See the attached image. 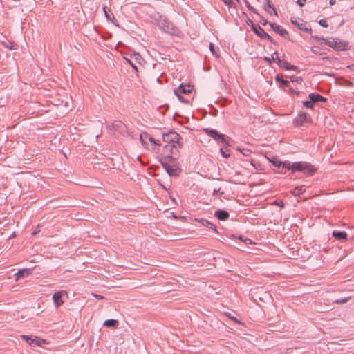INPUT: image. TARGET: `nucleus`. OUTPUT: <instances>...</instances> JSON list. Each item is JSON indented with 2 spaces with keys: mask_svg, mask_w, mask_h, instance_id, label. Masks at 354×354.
Listing matches in <instances>:
<instances>
[{
  "mask_svg": "<svg viewBox=\"0 0 354 354\" xmlns=\"http://www.w3.org/2000/svg\"><path fill=\"white\" fill-rule=\"evenodd\" d=\"M178 151V147L176 144H165L163 146L162 156L164 162L162 165L169 175H172L174 170L169 163L173 162L175 160V156H177Z\"/></svg>",
  "mask_w": 354,
  "mask_h": 354,
  "instance_id": "obj_1",
  "label": "nucleus"
},
{
  "mask_svg": "<svg viewBox=\"0 0 354 354\" xmlns=\"http://www.w3.org/2000/svg\"><path fill=\"white\" fill-rule=\"evenodd\" d=\"M156 24L158 27L164 32L171 35H176L178 30L171 24L165 17L160 16L156 19Z\"/></svg>",
  "mask_w": 354,
  "mask_h": 354,
  "instance_id": "obj_2",
  "label": "nucleus"
},
{
  "mask_svg": "<svg viewBox=\"0 0 354 354\" xmlns=\"http://www.w3.org/2000/svg\"><path fill=\"white\" fill-rule=\"evenodd\" d=\"M319 40H322L325 44L337 50H346L348 43L338 39V38H319Z\"/></svg>",
  "mask_w": 354,
  "mask_h": 354,
  "instance_id": "obj_3",
  "label": "nucleus"
},
{
  "mask_svg": "<svg viewBox=\"0 0 354 354\" xmlns=\"http://www.w3.org/2000/svg\"><path fill=\"white\" fill-rule=\"evenodd\" d=\"M207 135L212 138L214 140L221 142L223 145L229 146L230 139L223 133H220L218 131L214 129L205 128L203 129Z\"/></svg>",
  "mask_w": 354,
  "mask_h": 354,
  "instance_id": "obj_4",
  "label": "nucleus"
},
{
  "mask_svg": "<svg viewBox=\"0 0 354 354\" xmlns=\"http://www.w3.org/2000/svg\"><path fill=\"white\" fill-rule=\"evenodd\" d=\"M293 172L301 171L308 175H313L316 169L310 163L304 161L295 162L292 163Z\"/></svg>",
  "mask_w": 354,
  "mask_h": 354,
  "instance_id": "obj_5",
  "label": "nucleus"
},
{
  "mask_svg": "<svg viewBox=\"0 0 354 354\" xmlns=\"http://www.w3.org/2000/svg\"><path fill=\"white\" fill-rule=\"evenodd\" d=\"M21 338L26 340L30 346H41L46 341L37 336L21 335Z\"/></svg>",
  "mask_w": 354,
  "mask_h": 354,
  "instance_id": "obj_6",
  "label": "nucleus"
},
{
  "mask_svg": "<svg viewBox=\"0 0 354 354\" xmlns=\"http://www.w3.org/2000/svg\"><path fill=\"white\" fill-rule=\"evenodd\" d=\"M180 139V136L175 131H170L167 133H163L162 141L165 144H176L178 145Z\"/></svg>",
  "mask_w": 354,
  "mask_h": 354,
  "instance_id": "obj_7",
  "label": "nucleus"
},
{
  "mask_svg": "<svg viewBox=\"0 0 354 354\" xmlns=\"http://www.w3.org/2000/svg\"><path fill=\"white\" fill-rule=\"evenodd\" d=\"M68 297V293L65 290L58 291L53 294V301L55 308H58L62 306L64 301V298Z\"/></svg>",
  "mask_w": 354,
  "mask_h": 354,
  "instance_id": "obj_8",
  "label": "nucleus"
},
{
  "mask_svg": "<svg viewBox=\"0 0 354 354\" xmlns=\"http://www.w3.org/2000/svg\"><path fill=\"white\" fill-rule=\"evenodd\" d=\"M127 61L129 63V64L133 67V68L137 71L138 68L136 64H138L141 65L143 59L138 53H133L130 55L129 59H127Z\"/></svg>",
  "mask_w": 354,
  "mask_h": 354,
  "instance_id": "obj_9",
  "label": "nucleus"
},
{
  "mask_svg": "<svg viewBox=\"0 0 354 354\" xmlns=\"http://www.w3.org/2000/svg\"><path fill=\"white\" fill-rule=\"evenodd\" d=\"M140 141L142 142V145L147 147V140H148L151 144H153L155 147L156 146H160L161 145L160 141L158 140H156L153 138L151 137L148 133H142L140 136Z\"/></svg>",
  "mask_w": 354,
  "mask_h": 354,
  "instance_id": "obj_10",
  "label": "nucleus"
},
{
  "mask_svg": "<svg viewBox=\"0 0 354 354\" xmlns=\"http://www.w3.org/2000/svg\"><path fill=\"white\" fill-rule=\"evenodd\" d=\"M292 24L296 25L299 29L304 30L309 34H311L313 30L310 26H308L306 22H304L302 19H291Z\"/></svg>",
  "mask_w": 354,
  "mask_h": 354,
  "instance_id": "obj_11",
  "label": "nucleus"
},
{
  "mask_svg": "<svg viewBox=\"0 0 354 354\" xmlns=\"http://www.w3.org/2000/svg\"><path fill=\"white\" fill-rule=\"evenodd\" d=\"M274 56H276V59H277V64L280 67L283 68H285L286 70H292V71H295L297 68V66H295L294 65L290 64L288 62L284 61V60H281L278 57V55H277V52H275V53H274L272 54V59H275Z\"/></svg>",
  "mask_w": 354,
  "mask_h": 354,
  "instance_id": "obj_12",
  "label": "nucleus"
},
{
  "mask_svg": "<svg viewBox=\"0 0 354 354\" xmlns=\"http://www.w3.org/2000/svg\"><path fill=\"white\" fill-rule=\"evenodd\" d=\"M252 28L261 39H268L270 41H272L271 37L261 26L252 25Z\"/></svg>",
  "mask_w": 354,
  "mask_h": 354,
  "instance_id": "obj_13",
  "label": "nucleus"
},
{
  "mask_svg": "<svg viewBox=\"0 0 354 354\" xmlns=\"http://www.w3.org/2000/svg\"><path fill=\"white\" fill-rule=\"evenodd\" d=\"M192 91V86L189 84H181L179 87L174 90L176 95L179 94H189Z\"/></svg>",
  "mask_w": 354,
  "mask_h": 354,
  "instance_id": "obj_14",
  "label": "nucleus"
},
{
  "mask_svg": "<svg viewBox=\"0 0 354 354\" xmlns=\"http://www.w3.org/2000/svg\"><path fill=\"white\" fill-rule=\"evenodd\" d=\"M270 26H271L272 30L277 32L280 36L283 37H286L288 36V31L286 29L283 28L279 25L275 23H270Z\"/></svg>",
  "mask_w": 354,
  "mask_h": 354,
  "instance_id": "obj_15",
  "label": "nucleus"
},
{
  "mask_svg": "<svg viewBox=\"0 0 354 354\" xmlns=\"http://www.w3.org/2000/svg\"><path fill=\"white\" fill-rule=\"evenodd\" d=\"M307 120V113L304 112H300L297 116L295 118V124L297 126H301L304 122Z\"/></svg>",
  "mask_w": 354,
  "mask_h": 354,
  "instance_id": "obj_16",
  "label": "nucleus"
},
{
  "mask_svg": "<svg viewBox=\"0 0 354 354\" xmlns=\"http://www.w3.org/2000/svg\"><path fill=\"white\" fill-rule=\"evenodd\" d=\"M215 216L221 221H225L229 218V213L227 211L218 209L215 212Z\"/></svg>",
  "mask_w": 354,
  "mask_h": 354,
  "instance_id": "obj_17",
  "label": "nucleus"
},
{
  "mask_svg": "<svg viewBox=\"0 0 354 354\" xmlns=\"http://www.w3.org/2000/svg\"><path fill=\"white\" fill-rule=\"evenodd\" d=\"M333 236L339 240L346 241L347 239V234L344 231H335L334 230L332 233Z\"/></svg>",
  "mask_w": 354,
  "mask_h": 354,
  "instance_id": "obj_18",
  "label": "nucleus"
},
{
  "mask_svg": "<svg viewBox=\"0 0 354 354\" xmlns=\"http://www.w3.org/2000/svg\"><path fill=\"white\" fill-rule=\"evenodd\" d=\"M308 97H309L310 100L313 102V104L315 102L326 101V98H324L321 95L317 94V93H310Z\"/></svg>",
  "mask_w": 354,
  "mask_h": 354,
  "instance_id": "obj_19",
  "label": "nucleus"
},
{
  "mask_svg": "<svg viewBox=\"0 0 354 354\" xmlns=\"http://www.w3.org/2000/svg\"><path fill=\"white\" fill-rule=\"evenodd\" d=\"M31 274V269H26V268H24V269H21V270H19L16 274H15V276H16V280H18L19 278L25 276V275H28V274Z\"/></svg>",
  "mask_w": 354,
  "mask_h": 354,
  "instance_id": "obj_20",
  "label": "nucleus"
},
{
  "mask_svg": "<svg viewBox=\"0 0 354 354\" xmlns=\"http://www.w3.org/2000/svg\"><path fill=\"white\" fill-rule=\"evenodd\" d=\"M306 188L305 185L298 186L292 191V194L294 196H299L306 191Z\"/></svg>",
  "mask_w": 354,
  "mask_h": 354,
  "instance_id": "obj_21",
  "label": "nucleus"
},
{
  "mask_svg": "<svg viewBox=\"0 0 354 354\" xmlns=\"http://www.w3.org/2000/svg\"><path fill=\"white\" fill-rule=\"evenodd\" d=\"M102 9H103L105 17L106 18L107 20L112 21L113 19H115L113 15L109 9V10L107 9L106 6H103Z\"/></svg>",
  "mask_w": 354,
  "mask_h": 354,
  "instance_id": "obj_22",
  "label": "nucleus"
},
{
  "mask_svg": "<svg viewBox=\"0 0 354 354\" xmlns=\"http://www.w3.org/2000/svg\"><path fill=\"white\" fill-rule=\"evenodd\" d=\"M201 222L203 226L207 227L209 229H212L214 230H216V225L212 223L210 221H209L206 219H201Z\"/></svg>",
  "mask_w": 354,
  "mask_h": 354,
  "instance_id": "obj_23",
  "label": "nucleus"
},
{
  "mask_svg": "<svg viewBox=\"0 0 354 354\" xmlns=\"http://www.w3.org/2000/svg\"><path fill=\"white\" fill-rule=\"evenodd\" d=\"M228 146L224 145L223 147L220 149V152L223 158H229L230 156V150L227 147Z\"/></svg>",
  "mask_w": 354,
  "mask_h": 354,
  "instance_id": "obj_24",
  "label": "nucleus"
},
{
  "mask_svg": "<svg viewBox=\"0 0 354 354\" xmlns=\"http://www.w3.org/2000/svg\"><path fill=\"white\" fill-rule=\"evenodd\" d=\"M118 324V320L116 319H107L104 322V326L106 327H115Z\"/></svg>",
  "mask_w": 354,
  "mask_h": 354,
  "instance_id": "obj_25",
  "label": "nucleus"
},
{
  "mask_svg": "<svg viewBox=\"0 0 354 354\" xmlns=\"http://www.w3.org/2000/svg\"><path fill=\"white\" fill-rule=\"evenodd\" d=\"M275 80L278 82L282 83L284 86L287 87L289 86V82L288 80H284L281 75L277 74L275 76Z\"/></svg>",
  "mask_w": 354,
  "mask_h": 354,
  "instance_id": "obj_26",
  "label": "nucleus"
},
{
  "mask_svg": "<svg viewBox=\"0 0 354 354\" xmlns=\"http://www.w3.org/2000/svg\"><path fill=\"white\" fill-rule=\"evenodd\" d=\"M282 168L287 170H291L293 172L292 163L290 161L282 162Z\"/></svg>",
  "mask_w": 354,
  "mask_h": 354,
  "instance_id": "obj_27",
  "label": "nucleus"
},
{
  "mask_svg": "<svg viewBox=\"0 0 354 354\" xmlns=\"http://www.w3.org/2000/svg\"><path fill=\"white\" fill-rule=\"evenodd\" d=\"M267 6L268 8H270L272 10V11H273L274 14L275 15H277V12L276 10V8H274V6L271 3V2L270 1V0H267Z\"/></svg>",
  "mask_w": 354,
  "mask_h": 354,
  "instance_id": "obj_28",
  "label": "nucleus"
},
{
  "mask_svg": "<svg viewBox=\"0 0 354 354\" xmlns=\"http://www.w3.org/2000/svg\"><path fill=\"white\" fill-rule=\"evenodd\" d=\"M304 105L306 108L307 109H313V106H314V104L313 103V102L310 100L308 101H306L304 102Z\"/></svg>",
  "mask_w": 354,
  "mask_h": 354,
  "instance_id": "obj_29",
  "label": "nucleus"
},
{
  "mask_svg": "<svg viewBox=\"0 0 354 354\" xmlns=\"http://www.w3.org/2000/svg\"><path fill=\"white\" fill-rule=\"evenodd\" d=\"M350 297H344L343 299H337L335 303L336 304H344V303H346L348 301V300L350 299Z\"/></svg>",
  "mask_w": 354,
  "mask_h": 354,
  "instance_id": "obj_30",
  "label": "nucleus"
},
{
  "mask_svg": "<svg viewBox=\"0 0 354 354\" xmlns=\"http://www.w3.org/2000/svg\"><path fill=\"white\" fill-rule=\"evenodd\" d=\"M225 4H226L228 7L232 8L234 6V3L232 0H222Z\"/></svg>",
  "mask_w": 354,
  "mask_h": 354,
  "instance_id": "obj_31",
  "label": "nucleus"
},
{
  "mask_svg": "<svg viewBox=\"0 0 354 354\" xmlns=\"http://www.w3.org/2000/svg\"><path fill=\"white\" fill-rule=\"evenodd\" d=\"M178 99L183 103H185V104H187L189 103V100L187 99H185L184 98L183 96H182V94H179L178 95H176Z\"/></svg>",
  "mask_w": 354,
  "mask_h": 354,
  "instance_id": "obj_32",
  "label": "nucleus"
},
{
  "mask_svg": "<svg viewBox=\"0 0 354 354\" xmlns=\"http://www.w3.org/2000/svg\"><path fill=\"white\" fill-rule=\"evenodd\" d=\"M246 6L251 12L255 14H258L257 10L253 6H252L248 1L246 2Z\"/></svg>",
  "mask_w": 354,
  "mask_h": 354,
  "instance_id": "obj_33",
  "label": "nucleus"
},
{
  "mask_svg": "<svg viewBox=\"0 0 354 354\" xmlns=\"http://www.w3.org/2000/svg\"><path fill=\"white\" fill-rule=\"evenodd\" d=\"M209 50L214 55H216V57H218V55H216V53L215 51V46L213 43L209 44Z\"/></svg>",
  "mask_w": 354,
  "mask_h": 354,
  "instance_id": "obj_34",
  "label": "nucleus"
},
{
  "mask_svg": "<svg viewBox=\"0 0 354 354\" xmlns=\"http://www.w3.org/2000/svg\"><path fill=\"white\" fill-rule=\"evenodd\" d=\"M274 57H275V59H272V55L271 57H265L264 59L266 61H267L269 64H271L272 62H277V59H276V56H274Z\"/></svg>",
  "mask_w": 354,
  "mask_h": 354,
  "instance_id": "obj_35",
  "label": "nucleus"
},
{
  "mask_svg": "<svg viewBox=\"0 0 354 354\" xmlns=\"http://www.w3.org/2000/svg\"><path fill=\"white\" fill-rule=\"evenodd\" d=\"M220 191H221V188L220 187L214 188V190H213V195H216L218 194H219L220 195L223 194V192H220Z\"/></svg>",
  "mask_w": 354,
  "mask_h": 354,
  "instance_id": "obj_36",
  "label": "nucleus"
},
{
  "mask_svg": "<svg viewBox=\"0 0 354 354\" xmlns=\"http://www.w3.org/2000/svg\"><path fill=\"white\" fill-rule=\"evenodd\" d=\"M319 24L322 27H328V24L327 21L326 20H324V19L319 20Z\"/></svg>",
  "mask_w": 354,
  "mask_h": 354,
  "instance_id": "obj_37",
  "label": "nucleus"
},
{
  "mask_svg": "<svg viewBox=\"0 0 354 354\" xmlns=\"http://www.w3.org/2000/svg\"><path fill=\"white\" fill-rule=\"evenodd\" d=\"M311 51L315 54V55H321L322 53L321 52H319L315 47H312L311 48Z\"/></svg>",
  "mask_w": 354,
  "mask_h": 354,
  "instance_id": "obj_38",
  "label": "nucleus"
},
{
  "mask_svg": "<svg viewBox=\"0 0 354 354\" xmlns=\"http://www.w3.org/2000/svg\"><path fill=\"white\" fill-rule=\"evenodd\" d=\"M91 295H92L94 297L97 298V299H103L104 298V296L100 295H97V294H96V293H95V292H91Z\"/></svg>",
  "mask_w": 354,
  "mask_h": 354,
  "instance_id": "obj_39",
  "label": "nucleus"
},
{
  "mask_svg": "<svg viewBox=\"0 0 354 354\" xmlns=\"http://www.w3.org/2000/svg\"><path fill=\"white\" fill-rule=\"evenodd\" d=\"M306 0H297V3L300 6L303 7L306 3Z\"/></svg>",
  "mask_w": 354,
  "mask_h": 354,
  "instance_id": "obj_40",
  "label": "nucleus"
},
{
  "mask_svg": "<svg viewBox=\"0 0 354 354\" xmlns=\"http://www.w3.org/2000/svg\"><path fill=\"white\" fill-rule=\"evenodd\" d=\"M291 81L292 82H294V81H296V82H299L300 83L302 81V79L300 78V77H292L291 78Z\"/></svg>",
  "mask_w": 354,
  "mask_h": 354,
  "instance_id": "obj_41",
  "label": "nucleus"
},
{
  "mask_svg": "<svg viewBox=\"0 0 354 354\" xmlns=\"http://www.w3.org/2000/svg\"><path fill=\"white\" fill-rule=\"evenodd\" d=\"M274 165L276 167H282V162L281 161H274L273 162Z\"/></svg>",
  "mask_w": 354,
  "mask_h": 354,
  "instance_id": "obj_42",
  "label": "nucleus"
},
{
  "mask_svg": "<svg viewBox=\"0 0 354 354\" xmlns=\"http://www.w3.org/2000/svg\"><path fill=\"white\" fill-rule=\"evenodd\" d=\"M3 44H4V46H5L6 48H9V49H10V50L13 49L12 46H9L8 44H4V43H3Z\"/></svg>",
  "mask_w": 354,
  "mask_h": 354,
  "instance_id": "obj_43",
  "label": "nucleus"
},
{
  "mask_svg": "<svg viewBox=\"0 0 354 354\" xmlns=\"http://www.w3.org/2000/svg\"><path fill=\"white\" fill-rule=\"evenodd\" d=\"M335 3H336V1H335V0H330V1H329V3H330V5H331V6H333V5L335 4Z\"/></svg>",
  "mask_w": 354,
  "mask_h": 354,
  "instance_id": "obj_44",
  "label": "nucleus"
},
{
  "mask_svg": "<svg viewBox=\"0 0 354 354\" xmlns=\"http://www.w3.org/2000/svg\"><path fill=\"white\" fill-rule=\"evenodd\" d=\"M37 232H38V231H37V230H35V231H34V232H32V234H36L37 233Z\"/></svg>",
  "mask_w": 354,
  "mask_h": 354,
  "instance_id": "obj_45",
  "label": "nucleus"
},
{
  "mask_svg": "<svg viewBox=\"0 0 354 354\" xmlns=\"http://www.w3.org/2000/svg\"><path fill=\"white\" fill-rule=\"evenodd\" d=\"M266 12H269V10H268V9L266 7Z\"/></svg>",
  "mask_w": 354,
  "mask_h": 354,
  "instance_id": "obj_46",
  "label": "nucleus"
},
{
  "mask_svg": "<svg viewBox=\"0 0 354 354\" xmlns=\"http://www.w3.org/2000/svg\"><path fill=\"white\" fill-rule=\"evenodd\" d=\"M353 94H354V92H353Z\"/></svg>",
  "mask_w": 354,
  "mask_h": 354,
  "instance_id": "obj_47",
  "label": "nucleus"
}]
</instances>
